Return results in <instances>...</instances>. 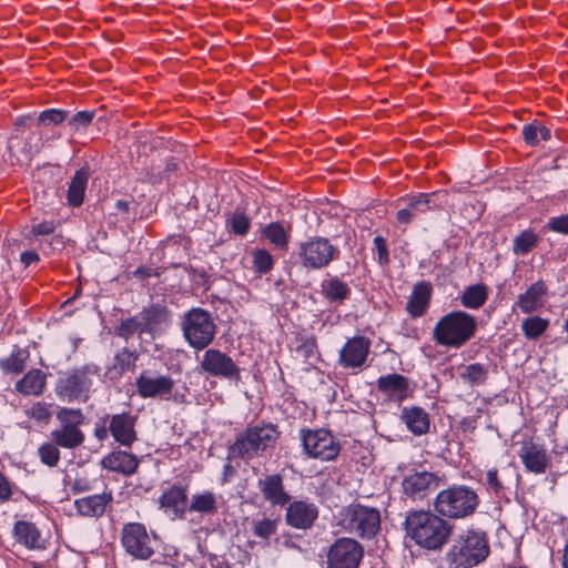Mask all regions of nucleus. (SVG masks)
I'll use <instances>...</instances> for the list:
<instances>
[{
  "label": "nucleus",
  "mask_w": 568,
  "mask_h": 568,
  "mask_svg": "<svg viewBox=\"0 0 568 568\" xmlns=\"http://www.w3.org/2000/svg\"><path fill=\"white\" fill-rule=\"evenodd\" d=\"M405 530L419 547L440 549L453 534V525L439 514L425 510L410 511L405 519Z\"/></svg>",
  "instance_id": "obj_1"
},
{
  "label": "nucleus",
  "mask_w": 568,
  "mask_h": 568,
  "mask_svg": "<svg viewBox=\"0 0 568 568\" xmlns=\"http://www.w3.org/2000/svg\"><path fill=\"white\" fill-rule=\"evenodd\" d=\"M477 320L465 311H452L442 316L433 328L436 345L458 349L476 334Z\"/></svg>",
  "instance_id": "obj_2"
},
{
  "label": "nucleus",
  "mask_w": 568,
  "mask_h": 568,
  "mask_svg": "<svg viewBox=\"0 0 568 568\" xmlns=\"http://www.w3.org/2000/svg\"><path fill=\"white\" fill-rule=\"evenodd\" d=\"M278 435L276 427L271 424L248 427L229 447L227 458L251 460L268 448H273Z\"/></svg>",
  "instance_id": "obj_3"
},
{
  "label": "nucleus",
  "mask_w": 568,
  "mask_h": 568,
  "mask_svg": "<svg viewBox=\"0 0 568 568\" xmlns=\"http://www.w3.org/2000/svg\"><path fill=\"white\" fill-rule=\"evenodd\" d=\"M488 554L489 546L485 534L468 530L455 539L445 559L448 568H471L484 561Z\"/></svg>",
  "instance_id": "obj_4"
},
{
  "label": "nucleus",
  "mask_w": 568,
  "mask_h": 568,
  "mask_svg": "<svg viewBox=\"0 0 568 568\" xmlns=\"http://www.w3.org/2000/svg\"><path fill=\"white\" fill-rule=\"evenodd\" d=\"M479 505L477 493L465 485H454L439 491L434 507L443 518L462 519L473 515Z\"/></svg>",
  "instance_id": "obj_5"
},
{
  "label": "nucleus",
  "mask_w": 568,
  "mask_h": 568,
  "mask_svg": "<svg viewBox=\"0 0 568 568\" xmlns=\"http://www.w3.org/2000/svg\"><path fill=\"white\" fill-rule=\"evenodd\" d=\"M100 376V367L95 364H84L68 372L55 384L59 398L71 402H87L93 386V379Z\"/></svg>",
  "instance_id": "obj_6"
},
{
  "label": "nucleus",
  "mask_w": 568,
  "mask_h": 568,
  "mask_svg": "<svg viewBox=\"0 0 568 568\" xmlns=\"http://www.w3.org/2000/svg\"><path fill=\"white\" fill-rule=\"evenodd\" d=\"M181 331L187 344L201 351L207 347L216 334L212 314L201 307H193L182 316Z\"/></svg>",
  "instance_id": "obj_7"
},
{
  "label": "nucleus",
  "mask_w": 568,
  "mask_h": 568,
  "mask_svg": "<svg viewBox=\"0 0 568 568\" xmlns=\"http://www.w3.org/2000/svg\"><path fill=\"white\" fill-rule=\"evenodd\" d=\"M339 525L361 538H373L381 527V514L374 507L351 504L341 510Z\"/></svg>",
  "instance_id": "obj_8"
},
{
  "label": "nucleus",
  "mask_w": 568,
  "mask_h": 568,
  "mask_svg": "<svg viewBox=\"0 0 568 568\" xmlns=\"http://www.w3.org/2000/svg\"><path fill=\"white\" fill-rule=\"evenodd\" d=\"M57 420L59 427L51 432V439L55 445L75 449L84 443L85 435L81 430V426L85 422V416L80 408H60L57 412Z\"/></svg>",
  "instance_id": "obj_9"
},
{
  "label": "nucleus",
  "mask_w": 568,
  "mask_h": 568,
  "mask_svg": "<svg viewBox=\"0 0 568 568\" xmlns=\"http://www.w3.org/2000/svg\"><path fill=\"white\" fill-rule=\"evenodd\" d=\"M298 256L304 267L321 270L338 258L339 248L327 237L314 236L300 244Z\"/></svg>",
  "instance_id": "obj_10"
},
{
  "label": "nucleus",
  "mask_w": 568,
  "mask_h": 568,
  "mask_svg": "<svg viewBox=\"0 0 568 568\" xmlns=\"http://www.w3.org/2000/svg\"><path fill=\"white\" fill-rule=\"evenodd\" d=\"M301 439L303 448L310 457L333 460L339 454V445L328 430H302Z\"/></svg>",
  "instance_id": "obj_11"
},
{
  "label": "nucleus",
  "mask_w": 568,
  "mask_h": 568,
  "mask_svg": "<svg viewBox=\"0 0 568 568\" xmlns=\"http://www.w3.org/2000/svg\"><path fill=\"white\" fill-rule=\"evenodd\" d=\"M121 542L125 551L136 559L146 560L154 554L152 539L144 525L140 523L123 526Z\"/></svg>",
  "instance_id": "obj_12"
},
{
  "label": "nucleus",
  "mask_w": 568,
  "mask_h": 568,
  "mask_svg": "<svg viewBox=\"0 0 568 568\" xmlns=\"http://www.w3.org/2000/svg\"><path fill=\"white\" fill-rule=\"evenodd\" d=\"M446 194L435 193H418L415 195L400 199L403 207L396 213V220L399 224H409L413 220L418 217L420 214H425L428 211H433L440 207V197Z\"/></svg>",
  "instance_id": "obj_13"
},
{
  "label": "nucleus",
  "mask_w": 568,
  "mask_h": 568,
  "mask_svg": "<svg viewBox=\"0 0 568 568\" xmlns=\"http://www.w3.org/2000/svg\"><path fill=\"white\" fill-rule=\"evenodd\" d=\"M363 547L352 538H339L327 554L328 568H358L363 558Z\"/></svg>",
  "instance_id": "obj_14"
},
{
  "label": "nucleus",
  "mask_w": 568,
  "mask_h": 568,
  "mask_svg": "<svg viewBox=\"0 0 568 568\" xmlns=\"http://www.w3.org/2000/svg\"><path fill=\"white\" fill-rule=\"evenodd\" d=\"M439 486V477L427 470H408L403 478V493L413 500H423Z\"/></svg>",
  "instance_id": "obj_15"
},
{
  "label": "nucleus",
  "mask_w": 568,
  "mask_h": 568,
  "mask_svg": "<svg viewBox=\"0 0 568 568\" xmlns=\"http://www.w3.org/2000/svg\"><path fill=\"white\" fill-rule=\"evenodd\" d=\"M138 394L142 398L170 399L174 388V381L169 375H151L150 372H142L135 381Z\"/></svg>",
  "instance_id": "obj_16"
},
{
  "label": "nucleus",
  "mask_w": 568,
  "mask_h": 568,
  "mask_svg": "<svg viewBox=\"0 0 568 568\" xmlns=\"http://www.w3.org/2000/svg\"><path fill=\"white\" fill-rule=\"evenodd\" d=\"M201 367L205 373L212 376L229 379L240 378V368L235 365L234 361L219 349H207L203 355Z\"/></svg>",
  "instance_id": "obj_17"
},
{
  "label": "nucleus",
  "mask_w": 568,
  "mask_h": 568,
  "mask_svg": "<svg viewBox=\"0 0 568 568\" xmlns=\"http://www.w3.org/2000/svg\"><path fill=\"white\" fill-rule=\"evenodd\" d=\"M317 518L318 508L312 501L300 499L286 504L285 523L292 528L310 529Z\"/></svg>",
  "instance_id": "obj_18"
},
{
  "label": "nucleus",
  "mask_w": 568,
  "mask_h": 568,
  "mask_svg": "<svg viewBox=\"0 0 568 568\" xmlns=\"http://www.w3.org/2000/svg\"><path fill=\"white\" fill-rule=\"evenodd\" d=\"M371 341L364 336H355L346 342L339 352V365L346 368L362 367L369 354Z\"/></svg>",
  "instance_id": "obj_19"
},
{
  "label": "nucleus",
  "mask_w": 568,
  "mask_h": 568,
  "mask_svg": "<svg viewBox=\"0 0 568 568\" xmlns=\"http://www.w3.org/2000/svg\"><path fill=\"white\" fill-rule=\"evenodd\" d=\"M109 430L121 446L131 447L138 439L135 432L136 416L130 413L114 414L108 417Z\"/></svg>",
  "instance_id": "obj_20"
},
{
  "label": "nucleus",
  "mask_w": 568,
  "mask_h": 568,
  "mask_svg": "<svg viewBox=\"0 0 568 568\" xmlns=\"http://www.w3.org/2000/svg\"><path fill=\"white\" fill-rule=\"evenodd\" d=\"M376 387L387 399L398 404L408 398L410 393L409 379L397 373L381 376Z\"/></svg>",
  "instance_id": "obj_21"
},
{
  "label": "nucleus",
  "mask_w": 568,
  "mask_h": 568,
  "mask_svg": "<svg viewBox=\"0 0 568 568\" xmlns=\"http://www.w3.org/2000/svg\"><path fill=\"white\" fill-rule=\"evenodd\" d=\"M257 488L265 501L272 506H286L291 495L285 490L283 476L281 474L265 475L257 480Z\"/></svg>",
  "instance_id": "obj_22"
},
{
  "label": "nucleus",
  "mask_w": 568,
  "mask_h": 568,
  "mask_svg": "<svg viewBox=\"0 0 568 568\" xmlns=\"http://www.w3.org/2000/svg\"><path fill=\"white\" fill-rule=\"evenodd\" d=\"M519 457L525 468L534 474H544L549 466L546 449L532 442L525 443L521 446Z\"/></svg>",
  "instance_id": "obj_23"
},
{
  "label": "nucleus",
  "mask_w": 568,
  "mask_h": 568,
  "mask_svg": "<svg viewBox=\"0 0 568 568\" xmlns=\"http://www.w3.org/2000/svg\"><path fill=\"white\" fill-rule=\"evenodd\" d=\"M160 507L173 518H182L187 507L186 489L172 486L164 490L159 498Z\"/></svg>",
  "instance_id": "obj_24"
},
{
  "label": "nucleus",
  "mask_w": 568,
  "mask_h": 568,
  "mask_svg": "<svg viewBox=\"0 0 568 568\" xmlns=\"http://www.w3.org/2000/svg\"><path fill=\"white\" fill-rule=\"evenodd\" d=\"M143 322V327L146 334L154 335L166 328L170 324V312L166 306L162 304H152L144 307L140 313Z\"/></svg>",
  "instance_id": "obj_25"
},
{
  "label": "nucleus",
  "mask_w": 568,
  "mask_h": 568,
  "mask_svg": "<svg viewBox=\"0 0 568 568\" xmlns=\"http://www.w3.org/2000/svg\"><path fill=\"white\" fill-rule=\"evenodd\" d=\"M101 465L104 469L130 476L136 471L139 459L131 453L114 450L102 458Z\"/></svg>",
  "instance_id": "obj_26"
},
{
  "label": "nucleus",
  "mask_w": 568,
  "mask_h": 568,
  "mask_svg": "<svg viewBox=\"0 0 568 568\" xmlns=\"http://www.w3.org/2000/svg\"><path fill=\"white\" fill-rule=\"evenodd\" d=\"M432 293L430 283L425 281L416 283L406 304L407 313L414 318L423 316L429 307Z\"/></svg>",
  "instance_id": "obj_27"
},
{
  "label": "nucleus",
  "mask_w": 568,
  "mask_h": 568,
  "mask_svg": "<svg viewBox=\"0 0 568 568\" xmlns=\"http://www.w3.org/2000/svg\"><path fill=\"white\" fill-rule=\"evenodd\" d=\"M400 420L416 436L428 433L430 419L428 413L418 406H406L400 410Z\"/></svg>",
  "instance_id": "obj_28"
},
{
  "label": "nucleus",
  "mask_w": 568,
  "mask_h": 568,
  "mask_svg": "<svg viewBox=\"0 0 568 568\" xmlns=\"http://www.w3.org/2000/svg\"><path fill=\"white\" fill-rule=\"evenodd\" d=\"M13 536L19 544L28 549L36 550L44 548L41 532L33 523L18 520L13 526Z\"/></svg>",
  "instance_id": "obj_29"
},
{
  "label": "nucleus",
  "mask_w": 568,
  "mask_h": 568,
  "mask_svg": "<svg viewBox=\"0 0 568 568\" xmlns=\"http://www.w3.org/2000/svg\"><path fill=\"white\" fill-rule=\"evenodd\" d=\"M111 501L112 495L110 493H103L77 499L74 506L82 516L100 517L104 514L106 505Z\"/></svg>",
  "instance_id": "obj_30"
},
{
  "label": "nucleus",
  "mask_w": 568,
  "mask_h": 568,
  "mask_svg": "<svg viewBox=\"0 0 568 568\" xmlns=\"http://www.w3.org/2000/svg\"><path fill=\"white\" fill-rule=\"evenodd\" d=\"M321 294L329 303L341 305L349 297L351 288L338 276H328L321 283Z\"/></svg>",
  "instance_id": "obj_31"
},
{
  "label": "nucleus",
  "mask_w": 568,
  "mask_h": 568,
  "mask_svg": "<svg viewBox=\"0 0 568 568\" xmlns=\"http://www.w3.org/2000/svg\"><path fill=\"white\" fill-rule=\"evenodd\" d=\"M544 282L538 281L531 284L528 290L518 296L516 305L525 314H530L542 306V297L546 294Z\"/></svg>",
  "instance_id": "obj_32"
},
{
  "label": "nucleus",
  "mask_w": 568,
  "mask_h": 568,
  "mask_svg": "<svg viewBox=\"0 0 568 568\" xmlns=\"http://www.w3.org/2000/svg\"><path fill=\"white\" fill-rule=\"evenodd\" d=\"M90 172L88 168H81L70 181L67 200L72 206H80L83 203Z\"/></svg>",
  "instance_id": "obj_33"
},
{
  "label": "nucleus",
  "mask_w": 568,
  "mask_h": 568,
  "mask_svg": "<svg viewBox=\"0 0 568 568\" xmlns=\"http://www.w3.org/2000/svg\"><path fill=\"white\" fill-rule=\"evenodd\" d=\"M45 386V376L40 369H31L16 384V389L24 395H40Z\"/></svg>",
  "instance_id": "obj_34"
},
{
  "label": "nucleus",
  "mask_w": 568,
  "mask_h": 568,
  "mask_svg": "<svg viewBox=\"0 0 568 568\" xmlns=\"http://www.w3.org/2000/svg\"><path fill=\"white\" fill-rule=\"evenodd\" d=\"M186 509L191 513L212 515L217 510L216 496L212 491H203L192 496Z\"/></svg>",
  "instance_id": "obj_35"
},
{
  "label": "nucleus",
  "mask_w": 568,
  "mask_h": 568,
  "mask_svg": "<svg viewBox=\"0 0 568 568\" xmlns=\"http://www.w3.org/2000/svg\"><path fill=\"white\" fill-rule=\"evenodd\" d=\"M488 292L485 284H475L466 287L460 296V303L464 307L478 310L487 301Z\"/></svg>",
  "instance_id": "obj_36"
},
{
  "label": "nucleus",
  "mask_w": 568,
  "mask_h": 568,
  "mask_svg": "<svg viewBox=\"0 0 568 568\" xmlns=\"http://www.w3.org/2000/svg\"><path fill=\"white\" fill-rule=\"evenodd\" d=\"M28 358V351L17 348L8 357L0 358V368L6 374L18 375L24 371Z\"/></svg>",
  "instance_id": "obj_37"
},
{
  "label": "nucleus",
  "mask_w": 568,
  "mask_h": 568,
  "mask_svg": "<svg viewBox=\"0 0 568 568\" xmlns=\"http://www.w3.org/2000/svg\"><path fill=\"white\" fill-rule=\"evenodd\" d=\"M278 524V519L265 516L253 518L250 523L252 534L265 542L276 534Z\"/></svg>",
  "instance_id": "obj_38"
},
{
  "label": "nucleus",
  "mask_w": 568,
  "mask_h": 568,
  "mask_svg": "<svg viewBox=\"0 0 568 568\" xmlns=\"http://www.w3.org/2000/svg\"><path fill=\"white\" fill-rule=\"evenodd\" d=\"M143 326L144 325H143L142 318H141L140 314L138 313L134 316L122 320L120 322V324L115 327V334H116V336L128 341L135 334L139 336L146 334V331Z\"/></svg>",
  "instance_id": "obj_39"
},
{
  "label": "nucleus",
  "mask_w": 568,
  "mask_h": 568,
  "mask_svg": "<svg viewBox=\"0 0 568 568\" xmlns=\"http://www.w3.org/2000/svg\"><path fill=\"white\" fill-rule=\"evenodd\" d=\"M459 376L462 381L469 386H480L484 385L488 378V369L480 363H473L466 365Z\"/></svg>",
  "instance_id": "obj_40"
},
{
  "label": "nucleus",
  "mask_w": 568,
  "mask_h": 568,
  "mask_svg": "<svg viewBox=\"0 0 568 568\" xmlns=\"http://www.w3.org/2000/svg\"><path fill=\"white\" fill-rule=\"evenodd\" d=\"M549 321L540 316H530L521 322V331L527 339L539 338L548 328Z\"/></svg>",
  "instance_id": "obj_41"
},
{
  "label": "nucleus",
  "mask_w": 568,
  "mask_h": 568,
  "mask_svg": "<svg viewBox=\"0 0 568 568\" xmlns=\"http://www.w3.org/2000/svg\"><path fill=\"white\" fill-rule=\"evenodd\" d=\"M262 234L272 244L278 248H286L288 244V234L281 223L273 222L266 225Z\"/></svg>",
  "instance_id": "obj_42"
},
{
  "label": "nucleus",
  "mask_w": 568,
  "mask_h": 568,
  "mask_svg": "<svg viewBox=\"0 0 568 568\" xmlns=\"http://www.w3.org/2000/svg\"><path fill=\"white\" fill-rule=\"evenodd\" d=\"M538 243V236L531 230H525L513 241V252L516 255L528 254Z\"/></svg>",
  "instance_id": "obj_43"
},
{
  "label": "nucleus",
  "mask_w": 568,
  "mask_h": 568,
  "mask_svg": "<svg viewBox=\"0 0 568 568\" xmlns=\"http://www.w3.org/2000/svg\"><path fill=\"white\" fill-rule=\"evenodd\" d=\"M252 263L258 274H266L274 265L272 255L265 248H257L252 253Z\"/></svg>",
  "instance_id": "obj_44"
},
{
  "label": "nucleus",
  "mask_w": 568,
  "mask_h": 568,
  "mask_svg": "<svg viewBox=\"0 0 568 568\" xmlns=\"http://www.w3.org/2000/svg\"><path fill=\"white\" fill-rule=\"evenodd\" d=\"M138 353L135 351H130L129 348H122L115 355V368H119L121 373L126 371H132L135 367V363L138 361Z\"/></svg>",
  "instance_id": "obj_45"
},
{
  "label": "nucleus",
  "mask_w": 568,
  "mask_h": 568,
  "mask_svg": "<svg viewBox=\"0 0 568 568\" xmlns=\"http://www.w3.org/2000/svg\"><path fill=\"white\" fill-rule=\"evenodd\" d=\"M69 112L60 109H48L42 111L38 116V124L42 125H58L65 121Z\"/></svg>",
  "instance_id": "obj_46"
},
{
  "label": "nucleus",
  "mask_w": 568,
  "mask_h": 568,
  "mask_svg": "<svg viewBox=\"0 0 568 568\" xmlns=\"http://www.w3.org/2000/svg\"><path fill=\"white\" fill-rule=\"evenodd\" d=\"M59 445H55L52 440L51 443H44L39 447V456L43 464L53 467L58 464L60 459V450Z\"/></svg>",
  "instance_id": "obj_47"
},
{
  "label": "nucleus",
  "mask_w": 568,
  "mask_h": 568,
  "mask_svg": "<svg viewBox=\"0 0 568 568\" xmlns=\"http://www.w3.org/2000/svg\"><path fill=\"white\" fill-rule=\"evenodd\" d=\"M227 226L237 235H245L250 230V219L242 212L233 213L226 221Z\"/></svg>",
  "instance_id": "obj_48"
},
{
  "label": "nucleus",
  "mask_w": 568,
  "mask_h": 568,
  "mask_svg": "<svg viewBox=\"0 0 568 568\" xmlns=\"http://www.w3.org/2000/svg\"><path fill=\"white\" fill-rule=\"evenodd\" d=\"M94 116V110L80 111L69 119L68 124L75 131L85 129L92 123Z\"/></svg>",
  "instance_id": "obj_49"
},
{
  "label": "nucleus",
  "mask_w": 568,
  "mask_h": 568,
  "mask_svg": "<svg viewBox=\"0 0 568 568\" xmlns=\"http://www.w3.org/2000/svg\"><path fill=\"white\" fill-rule=\"evenodd\" d=\"M486 486L496 495H501L505 489V484L496 468L489 469L486 473Z\"/></svg>",
  "instance_id": "obj_50"
},
{
  "label": "nucleus",
  "mask_w": 568,
  "mask_h": 568,
  "mask_svg": "<svg viewBox=\"0 0 568 568\" xmlns=\"http://www.w3.org/2000/svg\"><path fill=\"white\" fill-rule=\"evenodd\" d=\"M27 415L38 422H48L51 417V412L47 404L37 403L27 410Z\"/></svg>",
  "instance_id": "obj_51"
},
{
  "label": "nucleus",
  "mask_w": 568,
  "mask_h": 568,
  "mask_svg": "<svg viewBox=\"0 0 568 568\" xmlns=\"http://www.w3.org/2000/svg\"><path fill=\"white\" fill-rule=\"evenodd\" d=\"M374 250L377 252L378 255V263L381 265H386L389 263V253L387 248L386 240L383 236H375L374 237Z\"/></svg>",
  "instance_id": "obj_52"
},
{
  "label": "nucleus",
  "mask_w": 568,
  "mask_h": 568,
  "mask_svg": "<svg viewBox=\"0 0 568 568\" xmlns=\"http://www.w3.org/2000/svg\"><path fill=\"white\" fill-rule=\"evenodd\" d=\"M548 226L551 231L568 234V214L552 217Z\"/></svg>",
  "instance_id": "obj_53"
},
{
  "label": "nucleus",
  "mask_w": 568,
  "mask_h": 568,
  "mask_svg": "<svg viewBox=\"0 0 568 568\" xmlns=\"http://www.w3.org/2000/svg\"><path fill=\"white\" fill-rule=\"evenodd\" d=\"M13 494V484L0 471V501H7Z\"/></svg>",
  "instance_id": "obj_54"
},
{
  "label": "nucleus",
  "mask_w": 568,
  "mask_h": 568,
  "mask_svg": "<svg viewBox=\"0 0 568 568\" xmlns=\"http://www.w3.org/2000/svg\"><path fill=\"white\" fill-rule=\"evenodd\" d=\"M523 136L527 144L536 145L539 142L538 139V125L527 124L523 128Z\"/></svg>",
  "instance_id": "obj_55"
},
{
  "label": "nucleus",
  "mask_w": 568,
  "mask_h": 568,
  "mask_svg": "<svg viewBox=\"0 0 568 568\" xmlns=\"http://www.w3.org/2000/svg\"><path fill=\"white\" fill-rule=\"evenodd\" d=\"M55 230V223L53 221H43L36 224L32 231L36 235H49Z\"/></svg>",
  "instance_id": "obj_56"
},
{
  "label": "nucleus",
  "mask_w": 568,
  "mask_h": 568,
  "mask_svg": "<svg viewBox=\"0 0 568 568\" xmlns=\"http://www.w3.org/2000/svg\"><path fill=\"white\" fill-rule=\"evenodd\" d=\"M297 352L302 353L303 356L308 359L313 357L316 353V343L314 339H306L302 343V345L297 348Z\"/></svg>",
  "instance_id": "obj_57"
},
{
  "label": "nucleus",
  "mask_w": 568,
  "mask_h": 568,
  "mask_svg": "<svg viewBox=\"0 0 568 568\" xmlns=\"http://www.w3.org/2000/svg\"><path fill=\"white\" fill-rule=\"evenodd\" d=\"M32 140H33V135L29 136V138L27 139V141H26V143H24L23 148H22V153H23V154H24V156H26L27 159H29V160L32 158V155H33L34 153L39 152V150H40V145H39V144H37V143H36L34 145H32V143H31V142H32Z\"/></svg>",
  "instance_id": "obj_58"
},
{
  "label": "nucleus",
  "mask_w": 568,
  "mask_h": 568,
  "mask_svg": "<svg viewBox=\"0 0 568 568\" xmlns=\"http://www.w3.org/2000/svg\"><path fill=\"white\" fill-rule=\"evenodd\" d=\"M20 261L23 263L24 266H29L32 263L39 261V255L34 251H24L20 255Z\"/></svg>",
  "instance_id": "obj_59"
},
{
  "label": "nucleus",
  "mask_w": 568,
  "mask_h": 568,
  "mask_svg": "<svg viewBox=\"0 0 568 568\" xmlns=\"http://www.w3.org/2000/svg\"><path fill=\"white\" fill-rule=\"evenodd\" d=\"M110 434V430H109V425H102V426H95L94 428V436L97 437V439L103 442L108 438Z\"/></svg>",
  "instance_id": "obj_60"
},
{
  "label": "nucleus",
  "mask_w": 568,
  "mask_h": 568,
  "mask_svg": "<svg viewBox=\"0 0 568 568\" xmlns=\"http://www.w3.org/2000/svg\"><path fill=\"white\" fill-rule=\"evenodd\" d=\"M89 489V485L84 479H75L72 485V490L75 493H81Z\"/></svg>",
  "instance_id": "obj_61"
},
{
  "label": "nucleus",
  "mask_w": 568,
  "mask_h": 568,
  "mask_svg": "<svg viewBox=\"0 0 568 568\" xmlns=\"http://www.w3.org/2000/svg\"><path fill=\"white\" fill-rule=\"evenodd\" d=\"M115 209L118 212L128 213L130 210V203L125 200H119L115 202Z\"/></svg>",
  "instance_id": "obj_62"
},
{
  "label": "nucleus",
  "mask_w": 568,
  "mask_h": 568,
  "mask_svg": "<svg viewBox=\"0 0 568 568\" xmlns=\"http://www.w3.org/2000/svg\"><path fill=\"white\" fill-rule=\"evenodd\" d=\"M134 275L139 276L141 278H145V277L152 276L153 275V271L151 268H148V267H139V268L135 270Z\"/></svg>",
  "instance_id": "obj_63"
},
{
  "label": "nucleus",
  "mask_w": 568,
  "mask_h": 568,
  "mask_svg": "<svg viewBox=\"0 0 568 568\" xmlns=\"http://www.w3.org/2000/svg\"><path fill=\"white\" fill-rule=\"evenodd\" d=\"M538 135H540V139L544 141H547L550 139L551 133L550 130L544 125H538Z\"/></svg>",
  "instance_id": "obj_64"
}]
</instances>
